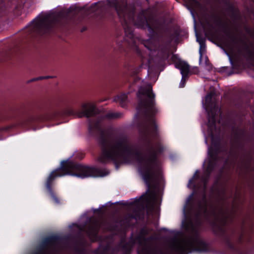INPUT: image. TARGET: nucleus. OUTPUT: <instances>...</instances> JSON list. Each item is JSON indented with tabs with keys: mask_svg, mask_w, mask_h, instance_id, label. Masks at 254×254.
<instances>
[{
	"mask_svg": "<svg viewBox=\"0 0 254 254\" xmlns=\"http://www.w3.org/2000/svg\"><path fill=\"white\" fill-rule=\"evenodd\" d=\"M94 171L95 169L93 168L84 167L72 162H69L65 167L53 171L49 176L48 182L50 183L56 178L67 174L81 178L95 177L96 176L94 174Z\"/></svg>",
	"mask_w": 254,
	"mask_h": 254,
	"instance_id": "1",
	"label": "nucleus"
},
{
	"mask_svg": "<svg viewBox=\"0 0 254 254\" xmlns=\"http://www.w3.org/2000/svg\"><path fill=\"white\" fill-rule=\"evenodd\" d=\"M125 149V146L121 143L105 147L99 160L101 162H105L108 159H116L123 154Z\"/></svg>",
	"mask_w": 254,
	"mask_h": 254,
	"instance_id": "2",
	"label": "nucleus"
},
{
	"mask_svg": "<svg viewBox=\"0 0 254 254\" xmlns=\"http://www.w3.org/2000/svg\"><path fill=\"white\" fill-rule=\"evenodd\" d=\"M140 98L142 101L139 103L141 107H144L148 110H152L154 104V95L152 92L150 86L145 91L140 89L139 91Z\"/></svg>",
	"mask_w": 254,
	"mask_h": 254,
	"instance_id": "3",
	"label": "nucleus"
},
{
	"mask_svg": "<svg viewBox=\"0 0 254 254\" xmlns=\"http://www.w3.org/2000/svg\"><path fill=\"white\" fill-rule=\"evenodd\" d=\"M51 21L49 15H45L35 19L32 22V27L35 30L41 31L46 28Z\"/></svg>",
	"mask_w": 254,
	"mask_h": 254,
	"instance_id": "4",
	"label": "nucleus"
},
{
	"mask_svg": "<svg viewBox=\"0 0 254 254\" xmlns=\"http://www.w3.org/2000/svg\"><path fill=\"white\" fill-rule=\"evenodd\" d=\"M192 234V230H191V234ZM206 248L205 243L202 240L198 238L192 239L191 237V252L193 251H203L206 250Z\"/></svg>",
	"mask_w": 254,
	"mask_h": 254,
	"instance_id": "5",
	"label": "nucleus"
},
{
	"mask_svg": "<svg viewBox=\"0 0 254 254\" xmlns=\"http://www.w3.org/2000/svg\"><path fill=\"white\" fill-rule=\"evenodd\" d=\"M95 107L93 104H83L81 106L82 112L79 114L80 117L85 116L89 117L92 115L94 111Z\"/></svg>",
	"mask_w": 254,
	"mask_h": 254,
	"instance_id": "6",
	"label": "nucleus"
},
{
	"mask_svg": "<svg viewBox=\"0 0 254 254\" xmlns=\"http://www.w3.org/2000/svg\"><path fill=\"white\" fill-rule=\"evenodd\" d=\"M176 67L179 68L183 74V79L186 74L188 73L189 65L185 62L182 60H178L175 64Z\"/></svg>",
	"mask_w": 254,
	"mask_h": 254,
	"instance_id": "7",
	"label": "nucleus"
},
{
	"mask_svg": "<svg viewBox=\"0 0 254 254\" xmlns=\"http://www.w3.org/2000/svg\"><path fill=\"white\" fill-rule=\"evenodd\" d=\"M108 118H118L122 116V114L119 113H111L107 115Z\"/></svg>",
	"mask_w": 254,
	"mask_h": 254,
	"instance_id": "8",
	"label": "nucleus"
},
{
	"mask_svg": "<svg viewBox=\"0 0 254 254\" xmlns=\"http://www.w3.org/2000/svg\"><path fill=\"white\" fill-rule=\"evenodd\" d=\"M127 98V96L125 94H123L122 95H120V96H118L117 97L116 100L120 101L121 102H123L125 101Z\"/></svg>",
	"mask_w": 254,
	"mask_h": 254,
	"instance_id": "9",
	"label": "nucleus"
},
{
	"mask_svg": "<svg viewBox=\"0 0 254 254\" xmlns=\"http://www.w3.org/2000/svg\"><path fill=\"white\" fill-rule=\"evenodd\" d=\"M184 0L186 4V6L188 7V8L189 9H190V6L188 4H187V3L188 2L189 3L190 0Z\"/></svg>",
	"mask_w": 254,
	"mask_h": 254,
	"instance_id": "10",
	"label": "nucleus"
},
{
	"mask_svg": "<svg viewBox=\"0 0 254 254\" xmlns=\"http://www.w3.org/2000/svg\"><path fill=\"white\" fill-rule=\"evenodd\" d=\"M115 7H116V9L118 12V13H120V12H121V10L120 9V8L119 7H118V6H115Z\"/></svg>",
	"mask_w": 254,
	"mask_h": 254,
	"instance_id": "11",
	"label": "nucleus"
},
{
	"mask_svg": "<svg viewBox=\"0 0 254 254\" xmlns=\"http://www.w3.org/2000/svg\"><path fill=\"white\" fill-rule=\"evenodd\" d=\"M184 83H185L184 81V80H183H183H182V81H181V87H184Z\"/></svg>",
	"mask_w": 254,
	"mask_h": 254,
	"instance_id": "12",
	"label": "nucleus"
},
{
	"mask_svg": "<svg viewBox=\"0 0 254 254\" xmlns=\"http://www.w3.org/2000/svg\"><path fill=\"white\" fill-rule=\"evenodd\" d=\"M200 49H201L202 48V44H201L200 43Z\"/></svg>",
	"mask_w": 254,
	"mask_h": 254,
	"instance_id": "13",
	"label": "nucleus"
},
{
	"mask_svg": "<svg viewBox=\"0 0 254 254\" xmlns=\"http://www.w3.org/2000/svg\"><path fill=\"white\" fill-rule=\"evenodd\" d=\"M199 53H200V57L201 58V52L200 50L199 51Z\"/></svg>",
	"mask_w": 254,
	"mask_h": 254,
	"instance_id": "14",
	"label": "nucleus"
}]
</instances>
